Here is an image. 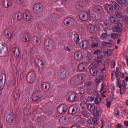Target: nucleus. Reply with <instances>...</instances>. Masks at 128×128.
Instances as JSON below:
<instances>
[{
	"label": "nucleus",
	"mask_w": 128,
	"mask_h": 128,
	"mask_svg": "<svg viewBox=\"0 0 128 128\" xmlns=\"http://www.w3.org/2000/svg\"><path fill=\"white\" fill-rule=\"evenodd\" d=\"M83 76L82 74H78L74 77L70 81V84L73 86L80 84L83 80Z\"/></svg>",
	"instance_id": "obj_1"
},
{
	"label": "nucleus",
	"mask_w": 128,
	"mask_h": 128,
	"mask_svg": "<svg viewBox=\"0 0 128 128\" xmlns=\"http://www.w3.org/2000/svg\"><path fill=\"white\" fill-rule=\"evenodd\" d=\"M32 97V100L34 101H36L38 100H41L42 99V95L38 87L37 86L35 87Z\"/></svg>",
	"instance_id": "obj_2"
},
{
	"label": "nucleus",
	"mask_w": 128,
	"mask_h": 128,
	"mask_svg": "<svg viewBox=\"0 0 128 128\" xmlns=\"http://www.w3.org/2000/svg\"><path fill=\"white\" fill-rule=\"evenodd\" d=\"M36 74L34 71H30L27 74L26 79L28 82L30 83H32L36 80Z\"/></svg>",
	"instance_id": "obj_3"
},
{
	"label": "nucleus",
	"mask_w": 128,
	"mask_h": 128,
	"mask_svg": "<svg viewBox=\"0 0 128 128\" xmlns=\"http://www.w3.org/2000/svg\"><path fill=\"white\" fill-rule=\"evenodd\" d=\"M79 15L80 19L84 21H86L90 17V12L88 11V12L83 11L80 12Z\"/></svg>",
	"instance_id": "obj_4"
},
{
	"label": "nucleus",
	"mask_w": 128,
	"mask_h": 128,
	"mask_svg": "<svg viewBox=\"0 0 128 128\" xmlns=\"http://www.w3.org/2000/svg\"><path fill=\"white\" fill-rule=\"evenodd\" d=\"M43 9V6L41 4H37L34 6L33 11L35 14H39L42 12Z\"/></svg>",
	"instance_id": "obj_5"
},
{
	"label": "nucleus",
	"mask_w": 128,
	"mask_h": 128,
	"mask_svg": "<svg viewBox=\"0 0 128 128\" xmlns=\"http://www.w3.org/2000/svg\"><path fill=\"white\" fill-rule=\"evenodd\" d=\"M92 85V83L90 82H86L84 85V86L86 88L87 93L89 94H92L94 92Z\"/></svg>",
	"instance_id": "obj_6"
},
{
	"label": "nucleus",
	"mask_w": 128,
	"mask_h": 128,
	"mask_svg": "<svg viewBox=\"0 0 128 128\" xmlns=\"http://www.w3.org/2000/svg\"><path fill=\"white\" fill-rule=\"evenodd\" d=\"M79 111V108L76 105L70 106L68 110L69 113L71 114H74L78 113Z\"/></svg>",
	"instance_id": "obj_7"
},
{
	"label": "nucleus",
	"mask_w": 128,
	"mask_h": 128,
	"mask_svg": "<svg viewBox=\"0 0 128 128\" xmlns=\"http://www.w3.org/2000/svg\"><path fill=\"white\" fill-rule=\"evenodd\" d=\"M8 49L6 46V45L4 43L0 44V53L2 54V57L5 56L6 55V52Z\"/></svg>",
	"instance_id": "obj_8"
},
{
	"label": "nucleus",
	"mask_w": 128,
	"mask_h": 128,
	"mask_svg": "<svg viewBox=\"0 0 128 128\" xmlns=\"http://www.w3.org/2000/svg\"><path fill=\"white\" fill-rule=\"evenodd\" d=\"M6 80V76L4 74H2L0 75V90H2L4 88Z\"/></svg>",
	"instance_id": "obj_9"
},
{
	"label": "nucleus",
	"mask_w": 128,
	"mask_h": 128,
	"mask_svg": "<svg viewBox=\"0 0 128 128\" xmlns=\"http://www.w3.org/2000/svg\"><path fill=\"white\" fill-rule=\"evenodd\" d=\"M32 16L30 12L27 11L24 14H23V18L24 20L26 22H28L32 18Z\"/></svg>",
	"instance_id": "obj_10"
},
{
	"label": "nucleus",
	"mask_w": 128,
	"mask_h": 128,
	"mask_svg": "<svg viewBox=\"0 0 128 128\" xmlns=\"http://www.w3.org/2000/svg\"><path fill=\"white\" fill-rule=\"evenodd\" d=\"M68 108L67 106L65 104H62L58 107L57 111L58 113L62 114L66 112Z\"/></svg>",
	"instance_id": "obj_11"
},
{
	"label": "nucleus",
	"mask_w": 128,
	"mask_h": 128,
	"mask_svg": "<svg viewBox=\"0 0 128 128\" xmlns=\"http://www.w3.org/2000/svg\"><path fill=\"white\" fill-rule=\"evenodd\" d=\"M31 42L33 45L38 46L40 43V40L39 38L36 36H34L32 38Z\"/></svg>",
	"instance_id": "obj_12"
},
{
	"label": "nucleus",
	"mask_w": 128,
	"mask_h": 128,
	"mask_svg": "<svg viewBox=\"0 0 128 128\" xmlns=\"http://www.w3.org/2000/svg\"><path fill=\"white\" fill-rule=\"evenodd\" d=\"M102 112V110L101 108L100 107H97L94 110L93 114L97 118L101 116Z\"/></svg>",
	"instance_id": "obj_13"
},
{
	"label": "nucleus",
	"mask_w": 128,
	"mask_h": 128,
	"mask_svg": "<svg viewBox=\"0 0 128 128\" xmlns=\"http://www.w3.org/2000/svg\"><path fill=\"white\" fill-rule=\"evenodd\" d=\"M13 16L17 21H19L23 18V14L21 12H17L14 14Z\"/></svg>",
	"instance_id": "obj_14"
},
{
	"label": "nucleus",
	"mask_w": 128,
	"mask_h": 128,
	"mask_svg": "<svg viewBox=\"0 0 128 128\" xmlns=\"http://www.w3.org/2000/svg\"><path fill=\"white\" fill-rule=\"evenodd\" d=\"M66 70L64 68H62L59 72L58 74V77L61 79L65 78L66 76Z\"/></svg>",
	"instance_id": "obj_15"
},
{
	"label": "nucleus",
	"mask_w": 128,
	"mask_h": 128,
	"mask_svg": "<svg viewBox=\"0 0 128 128\" xmlns=\"http://www.w3.org/2000/svg\"><path fill=\"white\" fill-rule=\"evenodd\" d=\"M50 87L49 83L47 82H44L42 85L41 88L42 90L44 92H47L49 90Z\"/></svg>",
	"instance_id": "obj_16"
},
{
	"label": "nucleus",
	"mask_w": 128,
	"mask_h": 128,
	"mask_svg": "<svg viewBox=\"0 0 128 128\" xmlns=\"http://www.w3.org/2000/svg\"><path fill=\"white\" fill-rule=\"evenodd\" d=\"M123 26L122 24L120 23L117 24V25L113 28V29L114 32H120L122 30Z\"/></svg>",
	"instance_id": "obj_17"
},
{
	"label": "nucleus",
	"mask_w": 128,
	"mask_h": 128,
	"mask_svg": "<svg viewBox=\"0 0 128 128\" xmlns=\"http://www.w3.org/2000/svg\"><path fill=\"white\" fill-rule=\"evenodd\" d=\"M4 35L6 38H10L12 35L11 30L9 29H6L4 31Z\"/></svg>",
	"instance_id": "obj_18"
},
{
	"label": "nucleus",
	"mask_w": 128,
	"mask_h": 128,
	"mask_svg": "<svg viewBox=\"0 0 128 128\" xmlns=\"http://www.w3.org/2000/svg\"><path fill=\"white\" fill-rule=\"evenodd\" d=\"M14 118L12 114H10L7 116L6 120L7 122L8 123H12L13 122Z\"/></svg>",
	"instance_id": "obj_19"
},
{
	"label": "nucleus",
	"mask_w": 128,
	"mask_h": 128,
	"mask_svg": "<svg viewBox=\"0 0 128 128\" xmlns=\"http://www.w3.org/2000/svg\"><path fill=\"white\" fill-rule=\"evenodd\" d=\"M74 56L75 59L77 60H80L82 57V54L80 51H76L74 53Z\"/></svg>",
	"instance_id": "obj_20"
},
{
	"label": "nucleus",
	"mask_w": 128,
	"mask_h": 128,
	"mask_svg": "<svg viewBox=\"0 0 128 128\" xmlns=\"http://www.w3.org/2000/svg\"><path fill=\"white\" fill-rule=\"evenodd\" d=\"M9 2L7 1L6 0H2V5L4 8H8L11 6V4Z\"/></svg>",
	"instance_id": "obj_21"
},
{
	"label": "nucleus",
	"mask_w": 128,
	"mask_h": 128,
	"mask_svg": "<svg viewBox=\"0 0 128 128\" xmlns=\"http://www.w3.org/2000/svg\"><path fill=\"white\" fill-rule=\"evenodd\" d=\"M106 10L108 13L112 12L113 11V8L112 5L108 4H104Z\"/></svg>",
	"instance_id": "obj_22"
},
{
	"label": "nucleus",
	"mask_w": 128,
	"mask_h": 128,
	"mask_svg": "<svg viewBox=\"0 0 128 128\" xmlns=\"http://www.w3.org/2000/svg\"><path fill=\"white\" fill-rule=\"evenodd\" d=\"M12 52L14 54L15 57H17L20 54L19 48L18 47H14L12 49Z\"/></svg>",
	"instance_id": "obj_23"
},
{
	"label": "nucleus",
	"mask_w": 128,
	"mask_h": 128,
	"mask_svg": "<svg viewBox=\"0 0 128 128\" xmlns=\"http://www.w3.org/2000/svg\"><path fill=\"white\" fill-rule=\"evenodd\" d=\"M77 97V96L75 93H72L68 97V99L70 101H74L76 100Z\"/></svg>",
	"instance_id": "obj_24"
},
{
	"label": "nucleus",
	"mask_w": 128,
	"mask_h": 128,
	"mask_svg": "<svg viewBox=\"0 0 128 128\" xmlns=\"http://www.w3.org/2000/svg\"><path fill=\"white\" fill-rule=\"evenodd\" d=\"M22 38L24 42H28L30 40L29 35L26 34H23L22 36Z\"/></svg>",
	"instance_id": "obj_25"
},
{
	"label": "nucleus",
	"mask_w": 128,
	"mask_h": 128,
	"mask_svg": "<svg viewBox=\"0 0 128 128\" xmlns=\"http://www.w3.org/2000/svg\"><path fill=\"white\" fill-rule=\"evenodd\" d=\"M95 11L97 14H101L103 12L104 10L102 6H99L95 8Z\"/></svg>",
	"instance_id": "obj_26"
},
{
	"label": "nucleus",
	"mask_w": 128,
	"mask_h": 128,
	"mask_svg": "<svg viewBox=\"0 0 128 128\" xmlns=\"http://www.w3.org/2000/svg\"><path fill=\"white\" fill-rule=\"evenodd\" d=\"M88 42L86 40H83L82 42L80 44V46H82V48L83 49H85L88 48Z\"/></svg>",
	"instance_id": "obj_27"
},
{
	"label": "nucleus",
	"mask_w": 128,
	"mask_h": 128,
	"mask_svg": "<svg viewBox=\"0 0 128 128\" xmlns=\"http://www.w3.org/2000/svg\"><path fill=\"white\" fill-rule=\"evenodd\" d=\"M121 69L119 67H117L116 68V71L115 72V76L117 78H118V76H120L121 74Z\"/></svg>",
	"instance_id": "obj_28"
},
{
	"label": "nucleus",
	"mask_w": 128,
	"mask_h": 128,
	"mask_svg": "<svg viewBox=\"0 0 128 128\" xmlns=\"http://www.w3.org/2000/svg\"><path fill=\"white\" fill-rule=\"evenodd\" d=\"M78 69L81 72H85L86 70L84 65L82 63L80 64L79 65Z\"/></svg>",
	"instance_id": "obj_29"
},
{
	"label": "nucleus",
	"mask_w": 128,
	"mask_h": 128,
	"mask_svg": "<svg viewBox=\"0 0 128 128\" xmlns=\"http://www.w3.org/2000/svg\"><path fill=\"white\" fill-rule=\"evenodd\" d=\"M35 62L38 64V66L40 68H42L43 67L44 64L41 60H36Z\"/></svg>",
	"instance_id": "obj_30"
},
{
	"label": "nucleus",
	"mask_w": 128,
	"mask_h": 128,
	"mask_svg": "<svg viewBox=\"0 0 128 128\" xmlns=\"http://www.w3.org/2000/svg\"><path fill=\"white\" fill-rule=\"evenodd\" d=\"M87 108L89 111H92L95 109V106L92 104H88Z\"/></svg>",
	"instance_id": "obj_31"
},
{
	"label": "nucleus",
	"mask_w": 128,
	"mask_h": 128,
	"mask_svg": "<svg viewBox=\"0 0 128 128\" xmlns=\"http://www.w3.org/2000/svg\"><path fill=\"white\" fill-rule=\"evenodd\" d=\"M110 20L111 22L113 24H117L120 23L118 19L114 17H111Z\"/></svg>",
	"instance_id": "obj_32"
},
{
	"label": "nucleus",
	"mask_w": 128,
	"mask_h": 128,
	"mask_svg": "<svg viewBox=\"0 0 128 128\" xmlns=\"http://www.w3.org/2000/svg\"><path fill=\"white\" fill-rule=\"evenodd\" d=\"M90 72L91 75L93 76H95L97 74V72L93 68H91L90 70Z\"/></svg>",
	"instance_id": "obj_33"
},
{
	"label": "nucleus",
	"mask_w": 128,
	"mask_h": 128,
	"mask_svg": "<svg viewBox=\"0 0 128 128\" xmlns=\"http://www.w3.org/2000/svg\"><path fill=\"white\" fill-rule=\"evenodd\" d=\"M124 81H125L124 80V84L125 85V86L122 85V86H121V87H120L119 88H120V93L121 94H123L124 93V91L126 89L125 86H126V84L125 83Z\"/></svg>",
	"instance_id": "obj_34"
},
{
	"label": "nucleus",
	"mask_w": 128,
	"mask_h": 128,
	"mask_svg": "<svg viewBox=\"0 0 128 128\" xmlns=\"http://www.w3.org/2000/svg\"><path fill=\"white\" fill-rule=\"evenodd\" d=\"M88 29L89 32L91 33L94 32L95 28L92 25H90L88 26Z\"/></svg>",
	"instance_id": "obj_35"
},
{
	"label": "nucleus",
	"mask_w": 128,
	"mask_h": 128,
	"mask_svg": "<svg viewBox=\"0 0 128 128\" xmlns=\"http://www.w3.org/2000/svg\"><path fill=\"white\" fill-rule=\"evenodd\" d=\"M105 78L104 76V75H101L99 78H97L96 80V82L99 83L101 81H102Z\"/></svg>",
	"instance_id": "obj_36"
},
{
	"label": "nucleus",
	"mask_w": 128,
	"mask_h": 128,
	"mask_svg": "<svg viewBox=\"0 0 128 128\" xmlns=\"http://www.w3.org/2000/svg\"><path fill=\"white\" fill-rule=\"evenodd\" d=\"M88 104L84 101L82 102L80 104V106L82 109L86 108L88 105Z\"/></svg>",
	"instance_id": "obj_37"
},
{
	"label": "nucleus",
	"mask_w": 128,
	"mask_h": 128,
	"mask_svg": "<svg viewBox=\"0 0 128 128\" xmlns=\"http://www.w3.org/2000/svg\"><path fill=\"white\" fill-rule=\"evenodd\" d=\"M74 40L76 44H78L79 43L80 41V39L79 38V35L76 34H74Z\"/></svg>",
	"instance_id": "obj_38"
},
{
	"label": "nucleus",
	"mask_w": 128,
	"mask_h": 128,
	"mask_svg": "<svg viewBox=\"0 0 128 128\" xmlns=\"http://www.w3.org/2000/svg\"><path fill=\"white\" fill-rule=\"evenodd\" d=\"M104 54L106 58L108 56L111 55L112 54V52L111 50L109 49L107 51L104 52Z\"/></svg>",
	"instance_id": "obj_39"
},
{
	"label": "nucleus",
	"mask_w": 128,
	"mask_h": 128,
	"mask_svg": "<svg viewBox=\"0 0 128 128\" xmlns=\"http://www.w3.org/2000/svg\"><path fill=\"white\" fill-rule=\"evenodd\" d=\"M112 5V7H114L116 10H118L120 8L119 5L115 2H113Z\"/></svg>",
	"instance_id": "obj_40"
},
{
	"label": "nucleus",
	"mask_w": 128,
	"mask_h": 128,
	"mask_svg": "<svg viewBox=\"0 0 128 128\" xmlns=\"http://www.w3.org/2000/svg\"><path fill=\"white\" fill-rule=\"evenodd\" d=\"M114 114L117 118L120 117V114L117 108H115L114 110Z\"/></svg>",
	"instance_id": "obj_41"
},
{
	"label": "nucleus",
	"mask_w": 128,
	"mask_h": 128,
	"mask_svg": "<svg viewBox=\"0 0 128 128\" xmlns=\"http://www.w3.org/2000/svg\"><path fill=\"white\" fill-rule=\"evenodd\" d=\"M14 98L16 99L19 98L20 96V94L18 92H14L13 93Z\"/></svg>",
	"instance_id": "obj_42"
},
{
	"label": "nucleus",
	"mask_w": 128,
	"mask_h": 128,
	"mask_svg": "<svg viewBox=\"0 0 128 128\" xmlns=\"http://www.w3.org/2000/svg\"><path fill=\"white\" fill-rule=\"evenodd\" d=\"M97 58H106L105 55H104V52H101L97 55Z\"/></svg>",
	"instance_id": "obj_43"
},
{
	"label": "nucleus",
	"mask_w": 128,
	"mask_h": 128,
	"mask_svg": "<svg viewBox=\"0 0 128 128\" xmlns=\"http://www.w3.org/2000/svg\"><path fill=\"white\" fill-rule=\"evenodd\" d=\"M101 98L99 96H97L95 99L94 102L95 104H98L101 102Z\"/></svg>",
	"instance_id": "obj_44"
},
{
	"label": "nucleus",
	"mask_w": 128,
	"mask_h": 128,
	"mask_svg": "<svg viewBox=\"0 0 128 128\" xmlns=\"http://www.w3.org/2000/svg\"><path fill=\"white\" fill-rule=\"evenodd\" d=\"M101 39L106 40L108 38L107 33H104L102 34L100 37Z\"/></svg>",
	"instance_id": "obj_45"
},
{
	"label": "nucleus",
	"mask_w": 128,
	"mask_h": 128,
	"mask_svg": "<svg viewBox=\"0 0 128 128\" xmlns=\"http://www.w3.org/2000/svg\"><path fill=\"white\" fill-rule=\"evenodd\" d=\"M76 7L78 10H80L83 7L82 5V4L80 2H78L76 4Z\"/></svg>",
	"instance_id": "obj_46"
},
{
	"label": "nucleus",
	"mask_w": 128,
	"mask_h": 128,
	"mask_svg": "<svg viewBox=\"0 0 128 128\" xmlns=\"http://www.w3.org/2000/svg\"><path fill=\"white\" fill-rule=\"evenodd\" d=\"M70 24L72 25H74L75 23V21L74 19L72 18H68Z\"/></svg>",
	"instance_id": "obj_47"
},
{
	"label": "nucleus",
	"mask_w": 128,
	"mask_h": 128,
	"mask_svg": "<svg viewBox=\"0 0 128 128\" xmlns=\"http://www.w3.org/2000/svg\"><path fill=\"white\" fill-rule=\"evenodd\" d=\"M91 64L96 68H99L100 66L101 65L100 64H98V63L96 62H92L91 63Z\"/></svg>",
	"instance_id": "obj_48"
},
{
	"label": "nucleus",
	"mask_w": 128,
	"mask_h": 128,
	"mask_svg": "<svg viewBox=\"0 0 128 128\" xmlns=\"http://www.w3.org/2000/svg\"><path fill=\"white\" fill-rule=\"evenodd\" d=\"M115 16L119 18H120L122 17V15L120 11H117L115 13Z\"/></svg>",
	"instance_id": "obj_49"
},
{
	"label": "nucleus",
	"mask_w": 128,
	"mask_h": 128,
	"mask_svg": "<svg viewBox=\"0 0 128 128\" xmlns=\"http://www.w3.org/2000/svg\"><path fill=\"white\" fill-rule=\"evenodd\" d=\"M66 119V117L64 116H63L60 119L59 121L62 124L65 122Z\"/></svg>",
	"instance_id": "obj_50"
},
{
	"label": "nucleus",
	"mask_w": 128,
	"mask_h": 128,
	"mask_svg": "<svg viewBox=\"0 0 128 128\" xmlns=\"http://www.w3.org/2000/svg\"><path fill=\"white\" fill-rule=\"evenodd\" d=\"M110 89L113 96L114 95V93L115 90V87L114 85L112 84L110 86Z\"/></svg>",
	"instance_id": "obj_51"
},
{
	"label": "nucleus",
	"mask_w": 128,
	"mask_h": 128,
	"mask_svg": "<svg viewBox=\"0 0 128 128\" xmlns=\"http://www.w3.org/2000/svg\"><path fill=\"white\" fill-rule=\"evenodd\" d=\"M116 60H113L111 62V67L112 68H114L116 65Z\"/></svg>",
	"instance_id": "obj_52"
},
{
	"label": "nucleus",
	"mask_w": 128,
	"mask_h": 128,
	"mask_svg": "<svg viewBox=\"0 0 128 128\" xmlns=\"http://www.w3.org/2000/svg\"><path fill=\"white\" fill-rule=\"evenodd\" d=\"M116 86L117 88H120V87H121V86H122L121 81L118 79H117V81L116 84Z\"/></svg>",
	"instance_id": "obj_53"
},
{
	"label": "nucleus",
	"mask_w": 128,
	"mask_h": 128,
	"mask_svg": "<svg viewBox=\"0 0 128 128\" xmlns=\"http://www.w3.org/2000/svg\"><path fill=\"white\" fill-rule=\"evenodd\" d=\"M98 15H96L94 17L95 20H100L101 18V14H98Z\"/></svg>",
	"instance_id": "obj_54"
},
{
	"label": "nucleus",
	"mask_w": 128,
	"mask_h": 128,
	"mask_svg": "<svg viewBox=\"0 0 128 128\" xmlns=\"http://www.w3.org/2000/svg\"><path fill=\"white\" fill-rule=\"evenodd\" d=\"M123 19L125 24H128V16H124Z\"/></svg>",
	"instance_id": "obj_55"
},
{
	"label": "nucleus",
	"mask_w": 128,
	"mask_h": 128,
	"mask_svg": "<svg viewBox=\"0 0 128 128\" xmlns=\"http://www.w3.org/2000/svg\"><path fill=\"white\" fill-rule=\"evenodd\" d=\"M81 112L85 116H86L87 115V113L86 108L82 109V110L81 111Z\"/></svg>",
	"instance_id": "obj_56"
},
{
	"label": "nucleus",
	"mask_w": 128,
	"mask_h": 128,
	"mask_svg": "<svg viewBox=\"0 0 128 128\" xmlns=\"http://www.w3.org/2000/svg\"><path fill=\"white\" fill-rule=\"evenodd\" d=\"M95 61L96 62L98 63V64H100V65H101V63L102 62V60H101L100 59L98 58H96L95 60Z\"/></svg>",
	"instance_id": "obj_57"
},
{
	"label": "nucleus",
	"mask_w": 128,
	"mask_h": 128,
	"mask_svg": "<svg viewBox=\"0 0 128 128\" xmlns=\"http://www.w3.org/2000/svg\"><path fill=\"white\" fill-rule=\"evenodd\" d=\"M94 125H96L98 124L97 120L95 118H94L92 120V124Z\"/></svg>",
	"instance_id": "obj_58"
},
{
	"label": "nucleus",
	"mask_w": 128,
	"mask_h": 128,
	"mask_svg": "<svg viewBox=\"0 0 128 128\" xmlns=\"http://www.w3.org/2000/svg\"><path fill=\"white\" fill-rule=\"evenodd\" d=\"M111 36L113 38L115 39L118 36V34H116L113 33L111 34Z\"/></svg>",
	"instance_id": "obj_59"
},
{
	"label": "nucleus",
	"mask_w": 128,
	"mask_h": 128,
	"mask_svg": "<svg viewBox=\"0 0 128 128\" xmlns=\"http://www.w3.org/2000/svg\"><path fill=\"white\" fill-rule=\"evenodd\" d=\"M88 98L89 101L92 102H93L95 98L94 96H88Z\"/></svg>",
	"instance_id": "obj_60"
},
{
	"label": "nucleus",
	"mask_w": 128,
	"mask_h": 128,
	"mask_svg": "<svg viewBox=\"0 0 128 128\" xmlns=\"http://www.w3.org/2000/svg\"><path fill=\"white\" fill-rule=\"evenodd\" d=\"M91 40L92 42L96 41L97 40V37L96 36H93L91 38Z\"/></svg>",
	"instance_id": "obj_61"
},
{
	"label": "nucleus",
	"mask_w": 128,
	"mask_h": 128,
	"mask_svg": "<svg viewBox=\"0 0 128 128\" xmlns=\"http://www.w3.org/2000/svg\"><path fill=\"white\" fill-rule=\"evenodd\" d=\"M118 2L122 4H124L127 1V0H117Z\"/></svg>",
	"instance_id": "obj_62"
},
{
	"label": "nucleus",
	"mask_w": 128,
	"mask_h": 128,
	"mask_svg": "<svg viewBox=\"0 0 128 128\" xmlns=\"http://www.w3.org/2000/svg\"><path fill=\"white\" fill-rule=\"evenodd\" d=\"M64 24H66V25H69L70 24L68 18L64 20Z\"/></svg>",
	"instance_id": "obj_63"
},
{
	"label": "nucleus",
	"mask_w": 128,
	"mask_h": 128,
	"mask_svg": "<svg viewBox=\"0 0 128 128\" xmlns=\"http://www.w3.org/2000/svg\"><path fill=\"white\" fill-rule=\"evenodd\" d=\"M64 50L68 52H70L71 51V49L70 48L66 46H64Z\"/></svg>",
	"instance_id": "obj_64"
}]
</instances>
